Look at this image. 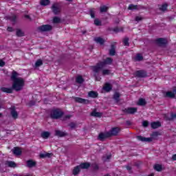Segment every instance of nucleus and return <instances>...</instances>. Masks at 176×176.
<instances>
[{"mask_svg":"<svg viewBox=\"0 0 176 176\" xmlns=\"http://www.w3.org/2000/svg\"><path fill=\"white\" fill-rule=\"evenodd\" d=\"M11 80H12V89L16 91H20L23 90L24 87V79L21 77H19V73L16 71H13L11 75Z\"/></svg>","mask_w":176,"mask_h":176,"instance_id":"obj_1","label":"nucleus"},{"mask_svg":"<svg viewBox=\"0 0 176 176\" xmlns=\"http://www.w3.org/2000/svg\"><path fill=\"white\" fill-rule=\"evenodd\" d=\"M112 58H107L103 62H100L97 64V65L92 67L93 72H94V76L96 80L100 81L101 80V78L97 77V74H99V72L102 70V68H104L105 65H109V64H112Z\"/></svg>","mask_w":176,"mask_h":176,"instance_id":"obj_2","label":"nucleus"},{"mask_svg":"<svg viewBox=\"0 0 176 176\" xmlns=\"http://www.w3.org/2000/svg\"><path fill=\"white\" fill-rule=\"evenodd\" d=\"M63 116V112L58 109L53 110L51 112L52 119H60Z\"/></svg>","mask_w":176,"mask_h":176,"instance_id":"obj_3","label":"nucleus"},{"mask_svg":"<svg viewBox=\"0 0 176 176\" xmlns=\"http://www.w3.org/2000/svg\"><path fill=\"white\" fill-rule=\"evenodd\" d=\"M51 9L53 13H54L55 14H58V13L61 12V6H60L58 3H55L52 5Z\"/></svg>","mask_w":176,"mask_h":176,"instance_id":"obj_4","label":"nucleus"},{"mask_svg":"<svg viewBox=\"0 0 176 176\" xmlns=\"http://www.w3.org/2000/svg\"><path fill=\"white\" fill-rule=\"evenodd\" d=\"M52 25H43L38 28V31L40 32H45L46 31H50L52 30Z\"/></svg>","mask_w":176,"mask_h":176,"instance_id":"obj_5","label":"nucleus"},{"mask_svg":"<svg viewBox=\"0 0 176 176\" xmlns=\"http://www.w3.org/2000/svg\"><path fill=\"white\" fill-rule=\"evenodd\" d=\"M119 131H120V129L118 127L113 128L110 131L108 132L109 135H110V137H112V135H118V134H119Z\"/></svg>","mask_w":176,"mask_h":176,"instance_id":"obj_6","label":"nucleus"},{"mask_svg":"<svg viewBox=\"0 0 176 176\" xmlns=\"http://www.w3.org/2000/svg\"><path fill=\"white\" fill-rule=\"evenodd\" d=\"M124 112L125 113H129L131 115H133V113H135V112H137V108H135V107H129L127 109H125L124 110Z\"/></svg>","mask_w":176,"mask_h":176,"instance_id":"obj_7","label":"nucleus"},{"mask_svg":"<svg viewBox=\"0 0 176 176\" xmlns=\"http://www.w3.org/2000/svg\"><path fill=\"white\" fill-rule=\"evenodd\" d=\"M137 138L139 141H142V142H151L152 141L151 138H145L143 136H137Z\"/></svg>","mask_w":176,"mask_h":176,"instance_id":"obj_8","label":"nucleus"},{"mask_svg":"<svg viewBox=\"0 0 176 176\" xmlns=\"http://www.w3.org/2000/svg\"><path fill=\"white\" fill-rule=\"evenodd\" d=\"M109 137H111L109 135V132L102 133L99 134L98 138L100 140V141H102L103 140H105V138H108Z\"/></svg>","mask_w":176,"mask_h":176,"instance_id":"obj_9","label":"nucleus"},{"mask_svg":"<svg viewBox=\"0 0 176 176\" xmlns=\"http://www.w3.org/2000/svg\"><path fill=\"white\" fill-rule=\"evenodd\" d=\"M135 76H138V78H145L146 76V72L142 70L137 71L135 72Z\"/></svg>","mask_w":176,"mask_h":176,"instance_id":"obj_10","label":"nucleus"},{"mask_svg":"<svg viewBox=\"0 0 176 176\" xmlns=\"http://www.w3.org/2000/svg\"><path fill=\"white\" fill-rule=\"evenodd\" d=\"M74 100L76 102H80V104H87V102H89V100L79 97L75 98Z\"/></svg>","mask_w":176,"mask_h":176,"instance_id":"obj_11","label":"nucleus"},{"mask_svg":"<svg viewBox=\"0 0 176 176\" xmlns=\"http://www.w3.org/2000/svg\"><path fill=\"white\" fill-rule=\"evenodd\" d=\"M12 151L16 156H20V155H21V148L19 147H15Z\"/></svg>","mask_w":176,"mask_h":176,"instance_id":"obj_12","label":"nucleus"},{"mask_svg":"<svg viewBox=\"0 0 176 176\" xmlns=\"http://www.w3.org/2000/svg\"><path fill=\"white\" fill-rule=\"evenodd\" d=\"M26 164L28 167L30 168L32 167H35V166H36V162L32 160H28Z\"/></svg>","mask_w":176,"mask_h":176,"instance_id":"obj_13","label":"nucleus"},{"mask_svg":"<svg viewBox=\"0 0 176 176\" xmlns=\"http://www.w3.org/2000/svg\"><path fill=\"white\" fill-rule=\"evenodd\" d=\"M134 61H142L144 60V56H142V54H137L134 57H133Z\"/></svg>","mask_w":176,"mask_h":176,"instance_id":"obj_14","label":"nucleus"},{"mask_svg":"<svg viewBox=\"0 0 176 176\" xmlns=\"http://www.w3.org/2000/svg\"><path fill=\"white\" fill-rule=\"evenodd\" d=\"M157 43L160 46H163V45H166V43H167V40L160 38L157 39Z\"/></svg>","mask_w":176,"mask_h":176,"instance_id":"obj_15","label":"nucleus"},{"mask_svg":"<svg viewBox=\"0 0 176 176\" xmlns=\"http://www.w3.org/2000/svg\"><path fill=\"white\" fill-rule=\"evenodd\" d=\"M88 96L91 98H97V97H98V93L94 91H91L88 93Z\"/></svg>","mask_w":176,"mask_h":176,"instance_id":"obj_16","label":"nucleus"},{"mask_svg":"<svg viewBox=\"0 0 176 176\" xmlns=\"http://www.w3.org/2000/svg\"><path fill=\"white\" fill-rule=\"evenodd\" d=\"M55 135H57V137H65V135H67V133H65V132H63L60 130H56Z\"/></svg>","mask_w":176,"mask_h":176,"instance_id":"obj_17","label":"nucleus"},{"mask_svg":"<svg viewBox=\"0 0 176 176\" xmlns=\"http://www.w3.org/2000/svg\"><path fill=\"white\" fill-rule=\"evenodd\" d=\"M52 155L53 154L49 153H42L39 155L41 159H45V157H52Z\"/></svg>","mask_w":176,"mask_h":176,"instance_id":"obj_18","label":"nucleus"},{"mask_svg":"<svg viewBox=\"0 0 176 176\" xmlns=\"http://www.w3.org/2000/svg\"><path fill=\"white\" fill-rule=\"evenodd\" d=\"M80 166H76L74 170H73V175H78V174H79V173L80 172Z\"/></svg>","mask_w":176,"mask_h":176,"instance_id":"obj_19","label":"nucleus"},{"mask_svg":"<svg viewBox=\"0 0 176 176\" xmlns=\"http://www.w3.org/2000/svg\"><path fill=\"white\" fill-rule=\"evenodd\" d=\"M95 41L100 45H104V43H105V40L101 37L95 38Z\"/></svg>","mask_w":176,"mask_h":176,"instance_id":"obj_20","label":"nucleus"},{"mask_svg":"<svg viewBox=\"0 0 176 176\" xmlns=\"http://www.w3.org/2000/svg\"><path fill=\"white\" fill-rule=\"evenodd\" d=\"M6 166H8V167H12L13 168H14V167H17V165L16 164V163L12 161L6 162Z\"/></svg>","mask_w":176,"mask_h":176,"instance_id":"obj_21","label":"nucleus"},{"mask_svg":"<svg viewBox=\"0 0 176 176\" xmlns=\"http://www.w3.org/2000/svg\"><path fill=\"white\" fill-rule=\"evenodd\" d=\"M160 126H162V124H160V122H154L151 123L152 129H158Z\"/></svg>","mask_w":176,"mask_h":176,"instance_id":"obj_22","label":"nucleus"},{"mask_svg":"<svg viewBox=\"0 0 176 176\" xmlns=\"http://www.w3.org/2000/svg\"><path fill=\"white\" fill-rule=\"evenodd\" d=\"M103 89H104L105 91H110L112 89V86L109 83H106L103 87Z\"/></svg>","mask_w":176,"mask_h":176,"instance_id":"obj_23","label":"nucleus"},{"mask_svg":"<svg viewBox=\"0 0 176 176\" xmlns=\"http://www.w3.org/2000/svg\"><path fill=\"white\" fill-rule=\"evenodd\" d=\"M102 114L100 112H97L96 111H94L91 113V116H94L95 118H101Z\"/></svg>","mask_w":176,"mask_h":176,"instance_id":"obj_24","label":"nucleus"},{"mask_svg":"<svg viewBox=\"0 0 176 176\" xmlns=\"http://www.w3.org/2000/svg\"><path fill=\"white\" fill-rule=\"evenodd\" d=\"M50 3V0H41L40 1V5L41 6H47Z\"/></svg>","mask_w":176,"mask_h":176,"instance_id":"obj_25","label":"nucleus"},{"mask_svg":"<svg viewBox=\"0 0 176 176\" xmlns=\"http://www.w3.org/2000/svg\"><path fill=\"white\" fill-rule=\"evenodd\" d=\"M79 166L80 168H89L90 167V164L88 162H85L80 164Z\"/></svg>","mask_w":176,"mask_h":176,"instance_id":"obj_26","label":"nucleus"},{"mask_svg":"<svg viewBox=\"0 0 176 176\" xmlns=\"http://www.w3.org/2000/svg\"><path fill=\"white\" fill-rule=\"evenodd\" d=\"M1 91H3V93H12L13 89L3 87L1 88Z\"/></svg>","mask_w":176,"mask_h":176,"instance_id":"obj_27","label":"nucleus"},{"mask_svg":"<svg viewBox=\"0 0 176 176\" xmlns=\"http://www.w3.org/2000/svg\"><path fill=\"white\" fill-rule=\"evenodd\" d=\"M50 136V132H47V131H45V132H43L41 133V137L42 138H49V137Z\"/></svg>","mask_w":176,"mask_h":176,"instance_id":"obj_28","label":"nucleus"},{"mask_svg":"<svg viewBox=\"0 0 176 176\" xmlns=\"http://www.w3.org/2000/svg\"><path fill=\"white\" fill-rule=\"evenodd\" d=\"M43 64V62L42 61V60L38 59L36 60V62L35 63L34 67L36 68H38V67H41V65H42Z\"/></svg>","mask_w":176,"mask_h":176,"instance_id":"obj_29","label":"nucleus"},{"mask_svg":"<svg viewBox=\"0 0 176 176\" xmlns=\"http://www.w3.org/2000/svg\"><path fill=\"white\" fill-rule=\"evenodd\" d=\"M166 97H169L170 98H174L175 95L174 94V91H168L166 94Z\"/></svg>","mask_w":176,"mask_h":176,"instance_id":"obj_30","label":"nucleus"},{"mask_svg":"<svg viewBox=\"0 0 176 176\" xmlns=\"http://www.w3.org/2000/svg\"><path fill=\"white\" fill-rule=\"evenodd\" d=\"M120 97V94L118 92H116L113 96V99L116 102H119V98Z\"/></svg>","mask_w":176,"mask_h":176,"instance_id":"obj_31","label":"nucleus"},{"mask_svg":"<svg viewBox=\"0 0 176 176\" xmlns=\"http://www.w3.org/2000/svg\"><path fill=\"white\" fill-rule=\"evenodd\" d=\"M146 104V101H145V99L144 98H140L139 99L138 102V105H145Z\"/></svg>","mask_w":176,"mask_h":176,"instance_id":"obj_32","label":"nucleus"},{"mask_svg":"<svg viewBox=\"0 0 176 176\" xmlns=\"http://www.w3.org/2000/svg\"><path fill=\"white\" fill-rule=\"evenodd\" d=\"M128 9L129 10H135L137 9H140V8H138V6H135V5L131 4V5H129Z\"/></svg>","mask_w":176,"mask_h":176,"instance_id":"obj_33","label":"nucleus"},{"mask_svg":"<svg viewBox=\"0 0 176 176\" xmlns=\"http://www.w3.org/2000/svg\"><path fill=\"white\" fill-rule=\"evenodd\" d=\"M76 82L77 83H83V78L81 76H78L76 78Z\"/></svg>","mask_w":176,"mask_h":176,"instance_id":"obj_34","label":"nucleus"},{"mask_svg":"<svg viewBox=\"0 0 176 176\" xmlns=\"http://www.w3.org/2000/svg\"><path fill=\"white\" fill-rule=\"evenodd\" d=\"M162 166L160 164H155L154 166V170H155L156 171H161L162 170Z\"/></svg>","mask_w":176,"mask_h":176,"instance_id":"obj_35","label":"nucleus"},{"mask_svg":"<svg viewBox=\"0 0 176 176\" xmlns=\"http://www.w3.org/2000/svg\"><path fill=\"white\" fill-rule=\"evenodd\" d=\"M90 16L92 19H94L96 14V9L92 8L89 10Z\"/></svg>","mask_w":176,"mask_h":176,"instance_id":"obj_36","label":"nucleus"},{"mask_svg":"<svg viewBox=\"0 0 176 176\" xmlns=\"http://www.w3.org/2000/svg\"><path fill=\"white\" fill-rule=\"evenodd\" d=\"M11 115L14 119H17V116H19L17 111H15L14 110H12Z\"/></svg>","mask_w":176,"mask_h":176,"instance_id":"obj_37","label":"nucleus"},{"mask_svg":"<svg viewBox=\"0 0 176 176\" xmlns=\"http://www.w3.org/2000/svg\"><path fill=\"white\" fill-rule=\"evenodd\" d=\"M16 36H24V32L21 31V30H16Z\"/></svg>","mask_w":176,"mask_h":176,"instance_id":"obj_38","label":"nucleus"},{"mask_svg":"<svg viewBox=\"0 0 176 176\" xmlns=\"http://www.w3.org/2000/svg\"><path fill=\"white\" fill-rule=\"evenodd\" d=\"M115 53H116L115 47H113V45H111V49L109 51V54L110 56H115Z\"/></svg>","mask_w":176,"mask_h":176,"instance_id":"obj_39","label":"nucleus"},{"mask_svg":"<svg viewBox=\"0 0 176 176\" xmlns=\"http://www.w3.org/2000/svg\"><path fill=\"white\" fill-rule=\"evenodd\" d=\"M160 9V10H162V12H165V10H167V3L163 4Z\"/></svg>","mask_w":176,"mask_h":176,"instance_id":"obj_40","label":"nucleus"},{"mask_svg":"<svg viewBox=\"0 0 176 176\" xmlns=\"http://www.w3.org/2000/svg\"><path fill=\"white\" fill-rule=\"evenodd\" d=\"M108 10V7L103 6L100 7V12L101 13H103L104 12H107Z\"/></svg>","mask_w":176,"mask_h":176,"instance_id":"obj_41","label":"nucleus"},{"mask_svg":"<svg viewBox=\"0 0 176 176\" xmlns=\"http://www.w3.org/2000/svg\"><path fill=\"white\" fill-rule=\"evenodd\" d=\"M111 74V72L108 69H104L102 71V74L105 76V75H109Z\"/></svg>","mask_w":176,"mask_h":176,"instance_id":"obj_42","label":"nucleus"},{"mask_svg":"<svg viewBox=\"0 0 176 176\" xmlns=\"http://www.w3.org/2000/svg\"><path fill=\"white\" fill-rule=\"evenodd\" d=\"M61 21V19H60V18L57 17V16H55L53 19V23H58Z\"/></svg>","mask_w":176,"mask_h":176,"instance_id":"obj_43","label":"nucleus"},{"mask_svg":"<svg viewBox=\"0 0 176 176\" xmlns=\"http://www.w3.org/2000/svg\"><path fill=\"white\" fill-rule=\"evenodd\" d=\"M123 43L124 45V46H129V38H125L123 41Z\"/></svg>","mask_w":176,"mask_h":176,"instance_id":"obj_44","label":"nucleus"},{"mask_svg":"<svg viewBox=\"0 0 176 176\" xmlns=\"http://www.w3.org/2000/svg\"><path fill=\"white\" fill-rule=\"evenodd\" d=\"M111 159V155L103 157L104 162H108Z\"/></svg>","mask_w":176,"mask_h":176,"instance_id":"obj_45","label":"nucleus"},{"mask_svg":"<svg viewBox=\"0 0 176 176\" xmlns=\"http://www.w3.org/2000/svg\"><path fill=\"white\" fill-rule=\"evenodd\" d=\"M94 24L95 25H101V21L99 19H95Z\"/></svg>","mask_w":176,"mask_h":176,"instance_id":"obj_46","label":"nucleus"},{"mask_svg":"<svg viewBox=\"0 0 176 176\" xmlns=\"http://www.w3.org/2000/svg\"><path fill=\"white\" fill-rule=\"evenodd\" d=\"M149 124V123L148 122V121H143L142 122V126L143 127H148V125Z\"/></svg>","mask_w":176,"mask_h":176,"instance_id":"obj_47","label":"nucleus"},{"mask_svg":"<svg viewBox=\"0 0 176 176\" xmlns=\"http://www.w3.org/2000/svg\"><path fill=\"white\" fill-rule=\"evenodd\" d=\"M69 126L71 129H75V127H76V124H75V122H72L69 124Z\"/></svg>","mask_w":176,"mask_h":176,"instance_id":"obj_48","label":"nucleus"},{"mask_svg":"<svg viewBox=\"0 0 176 176\" xmlns=\"http://www.w3.org/2000/svg\"><path fill=\"white\" fill-rule=\"evenodd\" d=\"M9 19L12 21H16V15H12V16H9Z\"/></svg>","mask_w":176,"mask_h":176,"instance_id":"obj_49","label":"nucleus"},{"mask_svg":"<svg viewBox=\"0 0 176 176\" xmlns=\"http://www.w3.org/2000/svg\"><path fill=\"white\" fill-rule=\"evenodd\" d=\"M142 20V17L141 16H136L135 21H141Z\"/></svg>","mask_w":176,"mask_h":176,"instance_id":"obj_50","label":"nucleus"},{"mask_svg":"<svg viewBox=\"0 0 176 176\" xmlns=\"http://www.w3.org/2000/svg\"><path fill=\"white\" fill-rule=\"evenodd\" d=\"M5 65V62L3 60H0V67H3Z\"/></svg>","mask_w":176,"mask_h":176,"instance_id":"obj_51","label":"nucleus"},{"mask_svg":"<svg viewBox=\"0 0 176 176\" xmlns=\"http://www.w3.org/2000/svg\"><path fill=\"white\" fill-rule=\"evenodd\" d=\"M176 118V113H172L171 114V119H175Z\"/></svg>","mask_w":176,"mask_h":176,"instance_id":"obj_52","label":"nucleus"},{"mask_svg":"<svg viewBox=\"0 0 176 176\" xmlns=\"http://www.w3.org/2000/svg\"><path fill=\"white\" fill-rule=\"evenodd\" d=\"M7 30L9 32H12V31H13V28H10V27H8Z\"/></svg>","mask_w":176,"mask_h":176,"instance_id":"obj_53","label":"nucleus"},{"mask_svg":"<svg viewBox=\"0 0 176 176\" xmlns=\"http://www.w3.org/2000/svg\"><path fill=\"white\" fill-rule=\"evenodd\" d=\"M72 116H71V115H66L65 116V118L66 119H69V118H71Z\"/></svg>","mask_w":176,"mask_h":176,"instance_id":"obj_54","label":"nucleus"},{"mask_svg":"<svg viewBox=\"0 0 176 176\" xmlns=\"http://www.w3.org/2000/svg\"><path fill=\"white\" fill-rule=\"evenodd\" d=\"M126 169L130 171V170H131V166H126Z\"/></svg>","mask_w":176,"mask_h":176,"instance_id":"obj_55","label":"nucleus"},{"mask_svg":"<svg viewBox=\"0 0 176 176\" xmlns=\"http://www.w3.org/2000/svg\"><path fill=\"white\" fill-rule=\"evenodd\" d=\"M172 159L173 160H176V154L173 155Z\"/></svg>","mask_w":176,"mask_h":176,"instance_id":"obj_56","label":"nucleus"},{"mask_svg":"<svg viewBox=\"0 0 176 176\" xmlns=\"http://www.w3.org/2000/svg\"><path fill=\"white\" fill-rule=\"evenodd\" d=\"M114 31H115V32H120L118 28H115Z\"/></svg>","mask_w":176,"mask_h":176,"instance_id":"obj_57","label":"nucleus"},{"mask_svg":"<svg viewBox=\"0 0 176 176\" xmlns=\"http://www.w3.org/2000/svg\"><path fill=\"white\" fill-rule=\"evenodd\" d=\"M173 94H175V97L176 96V88L173 89Z\"/></svg>","mask_w":176,"mask_h":176,"instance_id":"obj_58","label":"nucleus"},{"mask_svg":"<svg viewBox=\"0 0 176 176\" xmlns=\"http://www.w3.org/2000/svg\"><path fill=\"white\" fill-rule=\"evenodd\" d=\"M153 134L154 135H157V132H155Z\"/></svg>","mask_w":176,"mask_h":176,"instance_id":"obj_59","label":"nucleus"},{"mask_svg":"<svg viewBox=\"0 0 176 176\" xmlns=\"http://www.w3.org/2000/svg\"><path fill=\"white\" fill-rule=\"evenodd\" d=\"M25 17H26L27 19H30V16H28V15H26Z\"/></svg>","mask_w":176,"mask_h":176,"instance_id":"obj_60","label":"nucleus"},{"mask_svg":"<svg viewBox=\"0 0 176 176\" xmlns=\"http://www.w3.org/2000/svg\"><path fill=\"white\" fill-rule=\"evenodd\" d=\"M95 168H96V169L98 168V166H96Z\"/></svg>","mask_w":176,"mask_h":176,"instance_id":"obj_61","label":"nucleus"},{"mask_svg":"<svg viewBox=\"0 0 176 176\" xmlns=\"http://www.w3.org/2000/svg\"><path fill=\"white\" fill-rule=\"evenodd\" d=\"M1 116H2V113H0V118H1Z\"/></svg>","mask_w":176,"mask_h":176,"instance_id":"obj_62","label":"nucleus"},{"mask_svg":"<svg viewBox=\"0 0 176 176\" xmlns=\"http://www.w3.org/2000/svg\"><path fill=\"white\" fill-rule=\"evenodd\" d=\"M66 1H72V0H66Z\"/></svg>","mask_w":176,"mask_h":176,"instance_id":"obj_63","label":"nucleus"},{"mask_svg":"<svg viewBox=\"0 0 176 176\" xmlns=\"http://www.w3.org/2000/svg\"><path fill=\"white\" fill-rule=\"evenodd\" d=\"M14 176H17V175H14Z\"/></svg>","mask_w":176,"mask_h":176,"instance_id":"obj_64","label":"nucleus"}]
</instances>
